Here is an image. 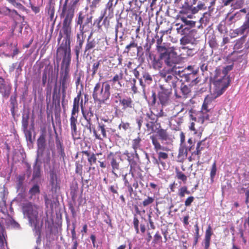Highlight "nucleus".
I'll use <instances>...</instances> for the list:
<instances>
[{
  "mask_svg": "<svg viewBox=\"0 0 249 249\" xmlns=\"http://www.w3.org/2000/svg\"><path fill=\"white\" fill-rule=\"evenodd\" d=\"M75 10L71 8L62 7L60 18H63L62 31L59 33L57 41L58 43L64 35V39L61 44L57 49L58 52L61 49H71V23L74 18Z\"/></svg>",
  "mask_w": 249,
  "mask_h": 249,
  "instance_id": "f257e3e1",
  "label": "nucleus"
},
{
  "mask_svg": "<svg viewBox=\"0 0 249 249\" xmlns=\"http://www.w3.org/2000/svg\"><path fill=\"white\" fill-rule=\"evenodd\" d=\"M150 139L157 154V158L154 155L152 157L153 163L158 166L161 165L163 169L167 170L168 166L166 161L169 158V153L171 152V149L167 146H162L156 135H151Z\"/></svg>",
  "mask_w": 249,
  "mask_h": 249,
  "instance_id": "f03ea898",
  "label": "nucleus"
},
{
  "mask_svg": "<svg viewBox=\"0 0 249 249\" xmlns=\"http://www.w3.org/2000/svg\"><path fill=\"white\" fill-rule=\"evenodd\" d=\"M62 50L64 53V57L61 64V71L60 72V83L61 85L62 92V102L63 104L65 97L66 89L68 87V81L70 79V65L71 60V49H61L59 51Z\"/></svg>",
  "mask_w": 249,
  "mask_h": 249,
  "instance_id": "7ed1b4c3",
  "label": "nucleus"
},
{
  "mask_svg": "<svg viewBox=\"0 0 249 249\" xmlns=\"http://www.w3.org/2000/svg\"><path fill=\"white\" fill-rule=\"evenodd\" d=\"M19 229L20 225L9 215L5 206L0 208V244L3 246L6 236L5 227Z\"/></svg>",
  "mask_w": 249,
  "mask_h": 249,
  "instance_id": "20e7f679",
  "label": "nucleus"
},
{
  "mask_svg": "<svg viewBox=\"0 0 249 249\" xmlns=\"http://www.w3.org/2000/svg\"><path fill=\"white\" fill-rule=\"evenodd\" d=\"M22 210L23 214L28 217L31 226H34L35 234L40 237L41 229L38 225V206L31 202H27L22 204Z\"/></svg>",
  "mask_w": 249,
  "mask_h": 249,
  "instance_id": "39448f33",
  "label": "nucleus"
},
{
  "mask_svg": "<svg viewBox=\"0 0 249 249\" xmlns=\"http://www.w3.org/2000/svg\"><path fill=\"white\" fill-rule=\"evenodd\" d=\"M229 77L226 75V72H221L220 69H216L213 83L214 86L213 93L216 97L222 95L230 85Z\"/></svg>",
  "mask_w": 249,
  "mask_h": 249,
  "instance_id": "423d86ee",
  "label": "nucleus"
},
{
  "mask_svg": "<svg viewBox=\"0 0 249 249\" xmlns=\"http://www.w3.org/2000/svg\"><path fill=\"white\" fill-rule=\"evenodd\" d=\"M110 85L107 82H98L93 89L92 97L95 102L104 104L110 96Z\"/></svg>",
  "mask_w": 249,
  "mask_h": 249,
  "instance_id": "0eeeda50",
  "label": "nucleus"
},
{
  "mask_svg": "<svg viewBox=\"0 0 249 249\" xmlns=\"http://www.w3.org/2000/svg\"><path fill=\"white\" fill-rule=\"evenodd\" d=\"M81 97V93L78 94L74 98L72 108L70 119L71 134L74 140L80 138V134L78 133L77 128L78 124V114L79 111V102Z\"/></svg>",
  "mask_w": 249,
  "mask_h": 249,
  "instance_id": "6e6552de",
  "label": "nucleus"
},
{
  "mask_svg": "<svg viewBox=\"0 0 249 249\" xmlns=\"http://www.w3.org/2000/svg\"><path fill=\"white\" fill-rule=\"evenodd\" d=\"M175 73L169 71H161L160 72V76L162 79L163 83L160 86L161 90L172 91V89H176L179 79Z\"/></svg>",
  "mask_w": 249,
  "mask_h": 249,
  "instance_id": "1a4fd4ad",
  "label": "nucleus"
},
{
  "mask_svg": "<svg viewBox=\"0 0 249 249\" xmlns=\"http://www.w3.org/2000/svg\"><path fill=\"white\" fill-rule=\"evenodd\" d=\"M107 159L109 162V165L111 168V173L116 178H118L119 175L117 172L120 170V162L121 157L117 155L116 153L110 152L107 155Z\"/></svg>",
  "mask_w": 249,
  "mask_h": 249,
  "instance_id": "9d476101",
  "label": "nucleus"
},
{
  "mask_svg": "<svg viewBox=\"0 0 249 249\" xmlns=\"http://www.w3.org/2000/svg\"><path fill=\"white\" fill-rule=\"evenodd\" d=\"M93 17L86 12L80 11L78 14L77 18L76 23L79 25V29L88 31L89 28V24L92 23Z\"/></svg>",
  "mask_w": 249,
  "mask_h": 249,
  "instance_id": "9b49d317",
  "label": "nucleus"
},
{
  "mask_svg": "<svg viewBox=\"0 0 249 249\" xmlns=\"http://www.w3.org/2000/svg\"><path fill=\"white\" fill-rule=\"evenodd\" d=\"M164 63L169 67L167 71L175 73H180V67L177 66L178 59L174 53H169L164 58Z\"/></svg>",
  "mask_w": 249,
  "mask_h": 249,
  "instance_id": "f8f14e48",
  "label": "nucleus"
},
{
  "mask_svg": "<svg viewBox=\"0 0 249 249\" xmlns=\"http://www.w3.org/2000/svg\"><path fill=\"white\" fill-rule=\"evenodd\" d=\"M217 97L211 94L208 95L204 99L202 106L201 113L202 122L205 121L210 120V114L211 113V104L212 102Z\"/></svg>",
  "mask_w": 249,
  "mask_h": 249,
  "instance_id": "ddd939ff",
  "label": "nucleus"
},
{
  "mask_svg": "<svg viewBox=\"0 0 249 249\" xmlns=\"http://www.w3.org/2000/svg\"><path fill=\"white\" fill-rule=\"evenodd\" d=\"M129 174L131 175V177L130 178H127V174H125L123 176V179L124 182V185L127 187L129 196H131L133 193V189L132 186L136 189L139 187V184L138 180L134 178V174L132 171V169L129 170Z\"/></svg>",
  "mask_w": 249,
  "mask_h": 249,
  "instance_id": "4468645a",
  "label": "nucleus"
},
{
  "mask_svg": "<svg viewBox=\"0 0 249 249\" xmlns=\"http://www.w3.org/2000/svg\"><path fill=\"white\" fill-rule=\"evenodd\" d=\"M87 31V30L79 29V33L76 34V45L74 47V51L77 59L85 41V33Z\"/></svg>",
  "mask_w": 249,
  "mask_h": 249,
  "instance_id": "2eb2a0df",
  "label": "nucleus"
},
{
  "mask_svg": "<svg viewBox=\"0 0 249 249\" xmlns=\"http://www.w3.org/2000/svg\"><path fill=\"white\" fill-rule=\"evenodd\" d=\"M192 4L190 5L187 1H185L184 3L180 7L178 15V18L183 17L192 18L193 15H194Z\"/></svg>",
  "mask_w": 249,
  "mask_h": 249,
  "instance_id": "dca6fc26",
  "label": "nucleus"
},
{
  "mask_svg": "<svg viewBox=\"0 0 249 249\" xmlns=\"http://www.w3.org/2000/svg\"><path fill=\"white\" fill-rule=\"evenodd\" d=\"M80 105L82 108V113L85 119L87 121V124L86 127L91 132L92 130V120L91 118L94 116L93 111L91 107H89V109L84 111L83 109V100H82L80 103Z\"/></svg>",
  "mask_w": 249,
  "mask_h": 249,
  "instance_id": "f3484780",
  "label": "nucleus"
},
{
  "mask_svg": "<svg viewBox=\"0 0 249 249\" xmlns=\"http://www.w3.org/2000/svg\"><path fill=\"white\" fill-rule=\"evenodd\" d=\"M12 87L10 83L0 76V93L4 98H8L11 93Z\"/></svg>",
  "mask_w": 249,
  "mask_h": 249,
  "instance_id": "a211bd4d",
  "label": "nucleus"
},
{
  "mask_svg": "<svg viewBox=\"0 0 249 249\" xmlns=\"http://www.w3.org/2000/svg\"><path fill=\"white\" fill-rule=\"evenodd\" d=\"M124 155L126 156V160H127L129 165L130 166V169H132L137 164V161L135 160L136 159L137 160H139L140 157L138 155L137 151H135L133 153H130L128 150H125L124 153Z\"/></svg>",
  "mask_w": 249,
  "mask_h": 249,
  "instance_id": "6ab92c4d",
  "label": "nucleus"
},
{
  "mask_svg": "<svg viewBox=\"0 0 249 249\" xmlns=\"http://www.w3.org/2000/svg\"><path fill=\"white\" fill-rule=\"evenodd\" d=\"M97 129L101 132V134H98L95 127L92 126V132L93 136L96 139L99 140H103L107 138V131L105 128V125L102 123H98L97 125Z\"/></svg>",
  "mask_w": 249,
  "mask_h": 249,
  "instance_id": "aec40b11",
  "label": "nucleus"
},
{
  "mask_svg": "<svg viewBox=\"0 0 249 249\" xmlns=\"http://www.w3.org/2000/svg\"><path fill=\"white\" fill-rule=\"evenodd\" d=\"M60 179L58 178L56 171L54 169L50 171V184L52 187V190L56 191L59 188Z\"/></svg>",
  "mask_w": 249,
  "mask_h": 249,
  "instance_id": "412c9836",
  "label": "nucleus"
},
{
  "mask_svg": "<svg viewBox=\"0 0 249 249\" xmlns=\"http://www.w3.org/2000/svg\"><path fill=\"white\" fill-rule=\"evenodd\" d=\"M120 105L123 111H126L134 108L135 104L130 97H124L120 100Z\"/></svg>",
  "mask_w": 249,
  "mask_h": 249,
  "instance_id": "4be33fe9",
  "label": "nucleus"
},
{
  "mask_svg": "<svg viewBox=\"0 0 249 249\" xmlns=\"http://www.w3.org/2000/svg\"><path fill=\"white\" fill-rule=\"evenodd\" d=\"M198 70L199 69H195V70H193V72H191V73H186L185 76L182 78H184L185 82L190 83L193 85L196 84L199 81L197 76Z\"/></svg>",
  "mask_w": 249,
  "mask_h": 249,
  "instance_id": "5701e85b",
  "label": "nucleus"
},
{
  "mask_svg": "<svg viewBox=\"0 0 249 249\" xmlns=\"http://www.w3.org/2000/svg\"><path fill=\"white\" fill-rule=\"evenodd\" d=\"M213 232L212 227L209 225L205 231V237L203 241L204 249H209L211 240V236Z\"/></svg>",
  "mask_w": 249,
  "mask_h": 249,
  "instance_id": "b1692460",
  "label": "nucleus"
},
{
  "mask_svg": "<svg viewBox=\"0 0 249 249\" xmlns=\"http://www.w3.org/2000/svg\"><path fill=\"white\" fill-rule=\"evenodd\" d=\"M124 74L122 71L120 72L119 74H115L113 77L109 80L112 87L114 88H117L116 85H117L119 89L122 87V85L121 83V80L123 78Z\"/></svg>",
  "mask_w": 249,
  "mask_h": 249,
  "instance_id": "393cba45",
  "label": "nucleus"
},
{
  "mask_svg": "<svg viewBox=\"0 0 249 249\" xmlns=\"http://www.w3.org/2000/svg\"><path fill=\"white\" fill-rule=\"evenodd\" d=\"M172 91H168L165 90H161V91L159 93V99L160 103L162 106L166 105L169 101V95L171 93Z\"/></svg>",
  "mask_w": 249,
  "mask_h": 249,
  "instance_id": "a878e982",
  "label": "nucleus"
},
{
  "mask_svg": "<svg viewBox=\"0 0 249 249\" xmlns=\"http://www.w3.org/2000/svg\"><path fill=\"white\" fill-rule=\"evenodd\" d=\"M145 125L147 130L149 131L151 133L156 132L161 127L160 123H158L157 121L148 122L146 123Z\"/></svg>",
  "mask_w": 249,
  "mask_h": 249,
  "instance_id": "bb28decb",
  "label": "nucleus"
},
{
  "mask_svg": "<svg viewBox=\"0 0 249 249\" xmlns=\"http://www.w3.org/2000/svg\"><path fill=\"white\" fill-rule=\"evenodd\" d=\"M249 32V17L239 28L235 29V33L238 35H243L245 32Z\"/></svg>",
  "mask_w": 249,
  "mask_h": 249,
  "instance_id": "cd10ccee",
  "label": "nucleus"
},
{
  "mask_svg": "<svg viewBox=\"0 0 249 249\" xmlns=\"http://www.w3.org/2000/svg\"><path fill=\"white\" fill-rule=\"evenodd\" d=\"M204 142L205 140H203L197 143L196 149L192 153V156L194 155H197L198 156V159H199L201 151L204 149Z\"/></svg>",
  "mask_w": 249,
  "mask_h": 249,
  "instance_id": "c85d7f7f",
  "label": "nucleus"
},
{
  "mask_svg": "<svg viewBox=\"0 0 249 249\" xmlns=\"http://www.w3.org/2000/svg\"><path fill=\"white\" fill-rule=\"evenodd\" d=\"M169 48H167L164 45H159L156 47V49L160 53V56L161 58H165L166 56L171 52L169 51Z\"/></svg>",
  "mask_w": 249,
  "mask_h": 249,
  "instance_id": "c756f323",
  "label": "nucleus"
},
{
  "mask_svg": "<svg viewBox=\"0 0 249 249\" xmlns=\"http://www.w3.org/2000/svg\"><path fill=\"white\" fill-rule=\"evenodd\" d=\"M156 132L157 133L160 140L166 141L169 139V135L166 129L159 128Z\"/></svg>",
  "mask_w": 249,
  "mask_h": 249,
  "instance_id": "7c9ffc66",
  "label": "nucleus"
},
{
  "mask_svg": "<svg viewBox=\"0 0 249 249\" xmlns=\"http://www.w3.org/2000/svg\"><path fill=\"white\" fill-rule=\"evenodd\" d=\"M162 60L164 61V58H161L160 56L158 58L155 57L152 62V65L154 69L160 70L162 67Z\"/></svg>",
  "mask_w": 249,
  "mask_h": 249,
  "instance_id": "2f4dec72",
  "label": "nucleus"
},
{
  "mask_svg": "<svg viewBox=\"0 0 249 249\" xmlns=\"http://www.w3.org/2000/svg\"><path fill=\"white\" fill-rule=\"evenodd\" d=\"M53 70L51 66H47L45 67L42 73V83L43 86H45L47 80L48 76L50 74L51 71Z\"/></svg>",
  "mask_w": 249,
  "mask_h": 249,
  "instance_id": "473e14b6",
  "label": "nucleus"
},
{
  "mask_svg": "<svg viewBox=\"0 0 249 249\" xmlns=\"http://www.w3.org/2000/svg\"><path fill=\"white\" fill-rule=\"evenodd\" d=\"M195 69H199V68L195 65L188 66L183 70L181 71L180 70V73H176V74H178L181 77H184L185 76L186 73H191V72H193V70H195Z\"/></svg>",
  "mask_w": 249,
  "mask_h": 249,
  "instance_id": "72a5a7b5",
  "label": "nucleus"
},
{
  "mask_svg": "<svg viewBox=\"0 0 249 249\" xmlns=\"http://www.w3.org/2000/svg\"><path fill=\"white\" fill-rule=\"evenodd\" d=\"M136 83L137 81L135 78H130L127 81L128 87L130 88L133 94H136L138 92Z\"/></svg>",
  "mask_w": 249,
  "mask_h": 249,
  "instance_id": "f704fd0d",
  "label": "nucleus"
},
{
  "mask_svg": "<svg viewBox=\"0 0 249 249\" xmlns=\"http://www.w3.org/2000/svg\"><path fill=\"white\" fill-rule=\"evenodd\" d=\"M38 150L43 151L46 146V137L39 136L37 140Z\"/></svg>",
  "mask_w": 249,
  "mask_h": 249,
  "instance_id": "c9c22d12",
  "label": "nucleus"
},
{
  "mask_svg": "<svg viewBox=\"0 0 249 249\" xmlns=\"http://www.w3.org/2000/svg\"><path fill=\"white\" fill-rule=\"evenodd\" d=\"M55 9L53 6L49 5L47 10V17L48 19L50 21H53L55 22L56 18H54Z\"/></svg>",
  "mask_w": 249,
  "mask_h": 249,
  "instance_id": "e433bc0d",
  "label": "nucleus"
},
{
  "mask_svg": "<svg viewBox=\"0 0 249 249\" xmlns=\"http://www.w3.org/2000/svg\"><path fill=\"white\" fill-rule=\"evenodd\" d=\"M134 47L137 48V54L138 55L139 52L142 50V48L141 46H138V44L135 42L134 41H131L128 45L126 46L124 52L128 53L130 52V49Z\"/></svg>",
  "mask_w": 249,
  "mask_h": 249,
  "instance_id": "4c0bfd02",
  "label": "nucleus"
},
{
  "mask_svg": "<svg viewBox=\"0 0 249 249\" xmlns=\"http://www.w3.org/2000/svg\"><path fill=\"white\" fill-rule=\"evenodd\" d=\"M175 173L177 179L181 180L183 183H186L187 177L177 167L175 168Z\"/></svg>",
  "mask_w": 249,
  "mask_h": 249,
  "instance_id": "58836bf2",
  "label": "nucleus"
},
{
  "mask_svg": "<svg viewBox=\"0 0 249 249\" xmlns=\"http://www.w3.org/2000/svg\"><path fill=\"white\" fill-rule=\"evenodd\" d=\"M90 36H89L85 48V53L89 51L95 47L96 42L94 39H90Z\"/></svg>",
  "mask_w": 249,
  "mask_h": 249,
  "instance_id": "ea45409f",
  "label": "nucleus"
},
{
  "mask_svg": "<svg viewBox=\"0 0 249 249\" xmlns=\"http://www.w3.org/2000/svg\"><path fill=\"white\" fill-rule=\"evenodd\" d=\"M141 141L142 140L139 137H138L137 138L133 140L132 142V147L133 149L134 152L137 151V150L141 148Z\"/></svg>",
  "mask_w": 249,
  "mask_h": 249,
  "instance_id": "a19ab883",
  "label": "nucleus"
},
{
  "mask_svg": "<svg viewBox=\"0 0 249 249\" xmlns=\"http://www.w3.org/2000/svg\"><path fill=\"white\" fill-rule=\"evenodd\" d=\"M180 90L184 98H187L190 96L191 90L187 86L182 84Z\"/></svg>",
  "mask_w": 249,
  "mask_h": 249,
  "instance_id": "79ce46f5",
  "label": "nucleus"
},
{
  "mask_svg": "<svg viewBox=\"0 0 249 249\" xmlns=\"http://www.w3.org/2000/svg\"><path fill=\"white\" fill-rule=\"evenodd\" d=\"M40 188L38 184H34L32 188H31L29 191V194L31 195V198L33 196L40 194Z\"/></svg>",
  "mask_w": 249,
  "mask_h": 249,
  "instance_id": "37998d69",
  "label": "nucleus"
},
{
  "mask_svg": "<svg viewBox=\"0 0 249 249\" xmlns=\"http://www.w3.org/2000/svg\"><path fill=\"white\" fill-rule=\"evenodd\" d=\"M83 164L82 162L80 161H77L75 162V173L78 174L81 177L82 179H83Z\"/></svg>",
  "mask_w": 249,
  "mask_h": 249,
  "instance_id": "c03bdc74",
  "label": "nucleus"
},
{
  "mask_svg": "<svg viewBox=\"0 0 249 249\" xmlns=\"http://www.w3.org/2000/svg\"><path fill=\"white\" fill-rule=\"evenodd\" d=\"M208 43L212 48H216L218 46L215 36L214 35L209 36Z\"/></svg>",
  "mask_w": 249,
  "mask_h": 249,
  "instance_id": "a18cd8bd",
  "label": "nucleus"
},
{
  "mask_svg": "<svg viewBox=\"0 0 249 249\" xmlns=\"http://www.w3.org/2000/svg\"><path fill=\"white\" fill-rule=\"evenodd\" d=\"M29 116L28 114L23 115L22 117L21 124L23 131L27 130L29 124Z\"/></svg>",
  "mask_w": 249,
  "mask_h": 249,
  "instance_id": "49530a36",
  "label": "nucleus"
},
{
  "mask_svg": "<svg viewBox=\"0 0 249 249\" xmlns=\"http://www.w3.org/2000/svg\"><path fill=\"white\" fill-rule=\"evenodd\" d=\"M188 18H185V17L182 16L180 18H178V19H180L185 25H188L190 28L195 27L196 26V21L192 20H187Z\"/></svg>",
  "mask_w": 249,
  "mask_h": 249,
  "instance_id": "de8ad7c7",
  "label": "nucleus"
},
{
  "mask_svg": "<svg viewBox=\"0 0 249 249\" xmlns=\"http://www.w3.org/2000/svg\"><path fill=\"white\" fill-rule=\"evenodd\" d=\"M40 176V168L39 166H37L36 162L34 166L33 179H35L39 178Z\"/></svg>",
  "mask_w": 249,
  "mask_h": 249,
  "instance_id": "09e8293b",
  "label": "nucleus"
},
{
  "mask_svg": "<svg viewBox=\"0 0 249 249\" xmlns=\"http://www.w3.org/2000/svg\"><path fill=\"white\" fill-rule=\"evenodd\" d=\"M155 201V198L153 196H147V198H145L142 203V205L143 207H146L148 206L149 205L152 204Z\"/></svg>",
  "mask_w": 249,
  "mask_h": 249,
  "instance_id": "8fccbe9b",
  "label": "nucleus"
},
{
  "mask_svg": "<svg viewBox=\"0 0 249 249\" xmlns=\"http://www.w3.org/2000/svg\"><path fill=\"white\" fill-rule=\"evenodd\" d=\"M142 77L143 78L144 83L150 85L153 81L152 76L147 72H144L142 74Z\"/></svg>",
  "mask_w": 249,
  "mask_h": 249,
  "instance_id": "3c124183",
  "label": "nucleus"
},
{
  "mask_svg": "<svg viewBox=\"0 0 249 249\" xmlns=\"http://www.w3.org/2000/svg\"><path fill=\"white\" fill-rule=\"evenodd\" d=\"M96 50L97 51H105L107 49V47L106 46L105 42L104 40H102L101 39H98V41L96 43Z\"/></svg>",
  "mask_w": 249,
  "mask_h": 249,
  "instance_id": "603ef678",
  "label": "nucleus"
},
{
  "mask_svg": "<svg viewBox=\"0 0 249 249\" xmlns=\"http://www.w3.org/2000/svg\"><path fill=\"white\" fill-rule=\"evenodd\" d=\"M146 118L145 120L147 122H154V121H157L158 119L156 117V116L154 113L152 111L150 112V113H147L146 114Z\"/></svg>",
  "mask_w": 249,
  "mask_h": 249,
  "instance_id": "864d4df0",
  "label": "nucleus"
},
{
  "mask_svg": "<svg viewBox=\"0 0 249 249\" xmlns=\"http://www.w3.org/2000/svg\"><path fill=\"white\" fill-rule=\"evenodd\" d=\"M217 168H216V161H214L213 163L212 166V168L210 172V178L212 182L213 181V178L216 175Z\"/></svg>",
  "mask_w": 249,
  "mask_h": 249,
  "instance_id": "5fc2aeb1",
  "label": "nucleus"
},
{
  "mask_svg": "<svg viewBox=\"0 0 249 249\" xmlns=\"http://www.w3.org/2000/svg\"><path fill=\"white\" fill-rule=\"evenodd\" d=\"M102 155L101 153H97L95 154L92 153L91 154V156L89 158H88V161L90 166H92L93 164H94L96 162L97 158L96 155Z\"/></svg>",
  "mask_w": 249,
  "mask_h": 249,
  "instance_id": "6e6d98bb",
  "label": "nucleus"
},
{
  "mask_svg": "<svg viewBox=\"0 0 249 249\" xmlns=\"http://www.w3.org/2000/svg\"><path fill=\"white\" fill-rule=\"evenodd\" d=\"M101 62V60H100L96 62H94L92 67V77H94V75L97 72V70L100 65V62Z\"/></svg>",
  "mask_w": 249,
  "mask_h": 249,
  "instance_id": "4d7b16f0",
  "label": "nucleus"
},
{
  "mask_svg": "<svg viewBox=\"0 0 249 249\" xmlns=\"http://www.w3.org/2000/svg\"><path fill=\"white\" fill-rule=\"evenodd\" d=\"M193 9L194 14L197 13L199 10H205L206 9V7L205 4L201 2H199L196 6L193 7Z\"/></svg>",
  "mask_w": 249,
  "mask_h": 249,
  "instance_id": "13d9d810",
  "label": "nucleus"
},
{
  "mask_svg": "<svg viewBox=\"0 0 249 249\" xmlns=\"http://www.w3.org/2000/svg\"><path fill=\"white\" fill-rule=\"evenodd\" d=\"M25 175H19L17 178V188L20 189L22 187L23 181L25 179Z\"/></svg>",
  "mask_w": 249,
  "mask_h": 249,
  "instance_id": "bf43d9fd",
  "label": "nucleus"
},
{
  "mask_svg": "<svg viewBox=\"0 0 249 249\" xmlns=\"http://www.w3.org/2000/svg\"><path fill=\"white\" fill-rule=\"evenodd\" d=\"M175 109H177L178 112L177 113L176 115L178 116L179 114H181L182 115H184L187 113V110L185 109L183 105H181L180 106L179 105L176 106Z\"/></svg>",
  "mask_w": 249,
  "mask_h": 249,
  "instance_id": "052dcab7",
  "label": "nucleus"
},
{
  "mask_svg": "<svg viewBox=\"0 0 249 249\" xmlns=\"http://www.w3.org/2000/svg\"><path fill=\"white\" fill-rule=\"evenodd\" d=\"M149 104L151 106H154L155 105L157 101V95L155 91H152V94L151 97H149Z\"/></svg>",
  "mask_w": 249,
  "mask_h": 249,
  "instance_id": "680f3d73",
  "label": "nucleus"
},
{
  "mask_svg": "<svg viewBox=\"0 0 249 249\" xmlns=\"http://www.w3.org/2000/svg\"><path fill=\"white\" fill-rule=\"evenodd\" d=\"M11 12V9L9 8L5 7L0 8V14L4 16H9Z\"/></svg>",
  "mask_w": 249,
  "mask_h": 249,
  "instance_id": "e2e57ef3",
  "label": "nucleus"
},
{
  "mask_svg": "<svg viewBox=\"0 0 249 249\" xmlns=\"http://www.w3.org/2000/svg\"><path fill=\"white\" fill-rule=\"evenodd\" d=\"M188 155V151L184 147L182 146L179 148L178 156H183V157L186 158Z\"/></svg>",
  "mask_w": 249,
  "mask_h": 249,
  "instance_id": "0e129e2a",
  "label": "nucleus"
},
{
  "mask_svg": "<svg viewBox=\"0 0 249 249\" xmlns=\"http://www.w3.org/2000/svg\"><path fill=\"white\" fill-rule=\"evenodd\" d=\"M175 121L177 123V125L173 128L175 130H178L179 129V126L183 122V116H180L179 117H178L175 119Z\"/></svg>",
  "mask_w": 249,
  "mask_h": 249,
  "instance_id": "69168bd1",
  "label": "nucleus"
},
{
  "mask_svg": "<svg viewBox=\"0 0 249 249\" xmlns=\"http://www.w3.org/2000/svg\"><path fill=\"white\" fill-rule=\"evenodd\" d=\"M114 0H109L106 6V9L108 10L109 12L111 13L113 12V1Z\"/></svg>",
  "mask_w": 249,
  "mask_h": 249,
  "instance_id": "338daca9",
  "label": "nucleus"
},
{
  "mask_svg": "<svg viewBox=\"0 0 249 249\" xmlns=\"http://www.w3.org/2000/svg\"><path fill=\"white\" fill-rule=\"evenodd\" d=\"M80 0H71L70 4L68 5L69 8H71L75 11L77 5L79 2Z\"/></svg>",
  "mask_w": 249,
  "mask_h": 249,
  "instance_id": "774afa93",
  "label": "nucleus"
}]
</instances>
